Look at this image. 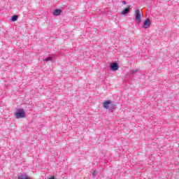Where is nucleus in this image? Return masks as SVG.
<instances>
[{"label": "nucleus", "mask_w": 179, "mask_h": 179, "mask_svg": "<svg viewBox=\"0 0 179 179\" xmlns=\"http://www.w3.org/2000/svg\"><path fill=\"white\" fill-rule=\"evenodd\" d=\"M14 115L15 118L19 120L20 118H24V117H26V113L23 109H18L16 112H15Z\"/></svg>", "instance_id": "1"}, {"label": "nucleus", "mask_w": 179, "mask_h": 179, "mask_svg": "<svg viewBox=\"0 0 179 179\" xmlns=\"http://www.w3.org/2000/svg\"><path fill=\"white\" fill-rule=\"evenodd\" d=\"M61 9H55L54 11H53V15L55 16H59V15H61Z\"/></svg>", "instance_id": "7"}, {"label": "nucleus", "mask_w": 179, "mask_h": 179, "mask_svg": "<svg viewBox=\"0 0 179 179\" xmlns=\"http://www.w3.org/2000/svg\"><path fill=\"white\" fill-rule=\"evenodd\" d=\"M45 61L46 62H48V61H52V57H48L45 58Z\"/></svg>", "instance_id": "11"}, {"label": "nucleus", "mask_w": 179, "mask_h": 179, "mask_svg": "<svg viewBox=\"0 0 179 179\" xmlns=\"http://www.w3.org/2000/svg\"><path fill=\"white\" fill-rule=\"evenodd\" d=\"M135 15H136V22L137 24H139V23L142 22L141 16H143V13L141 10H136Z\"/></svg>", "instance_id": "2"}, {"label": "nucleus", "mask_w": 179, "mask_h": 179, "mask_svg": "<svg viewBox=\"0 0 179 179\" xmlns=\"http://www.w3.org/2000/svg\"><path fill=\"white\" fill-rule=\"evenodd\" d=\"M122 3H123V5H127V1H123Z\"/></svg>", "instance_id": "13"}, {"label": "nucleus", "mask_w": 179, "mask_h": 179, "mask_svg": "<svg viewBox=\"0 0 179 179\" xmlns=\"http://www.w3.org/2000/svg\"><path fill=\"white\" fill-rule=\"evenodd\" d=\"M97 174H98V172H97V171H93V173H92V176H93V177H96V176H97Z\"/></svg>", "instance_id": "12"}, {"label": "nucleus", "mask_w": 179, "mask_h": 179, "mask_svg": "<svg viewBox=\"0 0 179 179\" xmlns=\"http://www.w3.org/2000/svg\"><path fill=\"white\" fill-rule=\"evenodd\" d=\"M143 29H149V27H150V19L147 18L143 24Z\"/></svg>", "instance_id": "3"}, {"label": "nucleus", "mask_w": 179, "mask_h": 179, "mask_svg": "<svg viewBox=\"0 0 179 179\" xmlns=\"http://www.w3.org/2000/svg\"><path fill=\"white\" fill-rule=\"evenodd\" d=\"M129 10H131V6H129L127 8H124L122 11L121 15H127V13H129Z\"/></svg>", "instance_id": "6"}, {"label": "nucleus", "mask_w": 179, "mask_h": 179, "mask_svg": "<svg viewBox=\"0 0 179 179\" xmlns=\"http://www.w3.org/2000/svg\"><path fill=\"white\" fill-rule=\"evenodd\" d=\"M113 108H115V106H113Z\"/></svg>", "instance_id": "15"}, {"label": "nucleus", "mask_w": 179, "mask_h": 179, "mask_svg": "<svg viewBox=\"0 0 179 179\" xmlns=\"http://www.w3.org/2000/svg\"><path fill=\"white\" fill-rule=\"evenodd\" d=\"M17 17H19L18 15H13V16L11 17V20H12V22H16V20H17Z\"/></svg>", "instance_id": "10"}, {"label": "nucleus", "mask_w": 179, "mask_h": 179, "mask_svg": "<svg viewBox=\"0 0 179 179\" xmlns=\"http://www.w3.org/2000/svg\"><path fill=\"white\" fill-rule=\"evenodd\" d=\"M18 179H30V178L26 175H20L18 176Z\"/></svg>", "instance_id": "8"}, {"label": "nucleus", "mask_w": 179, "mask_h": 179, "mask_svg": "<svg viewBox=\"0 0 179 179\" xmlns=\"http://www.w3.org/2000/svg\"><path fill=\"white\" fill-rule=\"evenodd\" d=\"M139 69H133V70H130V73L131 75H134L135 73H136V72H139Z\"/></svg>", "instance_id": "9"}, {"label": "nucleus", "mask_w": 179, "mask_h": 179, "mask_svg": "<svg viewBox=\"0 0 179 179\" xmlns=\"http://www.w3.org/2000/svg\"><path fill=\"white\" fill-rule=\"evenodd\" d=\"M118 68H120V66L117 63H112L110 64V69L112 71H118Z\"/></svg>", "instance_id": "4"}, {"label": "nucleus", "mask_w": 179, "mask_h": 179, "mask_svg": "<svg viewBox=\"0 0 179 179\" xmlns=\"http://www.w3.org/2000/svg\"><path fill=\"white\" fill-rule=\"evenodd\" d=\"M110 106H111V101L110 100H108L103 103V107L106 110H108V107H110Z\"/></svg>", "instance_id": "5"}, {"label": "nucleus", "mask_w": 179, "mask_h": 179, "mask_svg": "<svg viewBox=\"0 0 179 179\" xmlns=\"http://www.w3.org/2000/svg\"><path fill=\"white\" fill-rule=\"evenodd\" d=\"M109 110H113V108H110Z\"/></svg>", "instance_id": "16"}, {"label": "nucleus", "mask_w": 179, "mask_h": 179, "mask_svg": "<svg viewBox=\"0 0 179 179\" xmlns=\"http://www.w3.org/2000/svg\"><path fill=\"white\" fill-rule=\"evenodd\" d=\"M48 179H55V178H54V176H52V177H51V178H50Z\"/></svg>", "instance_id": "14"}]
</instances>
